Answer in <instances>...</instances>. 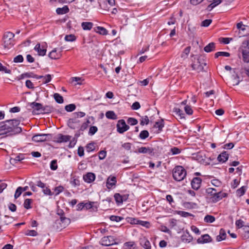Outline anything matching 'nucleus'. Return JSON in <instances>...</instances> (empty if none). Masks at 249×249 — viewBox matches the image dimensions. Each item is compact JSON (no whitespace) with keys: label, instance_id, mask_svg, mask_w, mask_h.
I'll use <instances>...</instances> for the list:
<instances>
[{"label":"nucleus","instance_id":"e433bc0d","mask_svg":"<svg viewBox=\"0 0 249 249\" xmlns=\"http://www.w3.org/2000/svg\"><path fill=\"white\" fill-rule=\"evenodd\" d=\"M246 189H247L246 186H243L241 187L240 188L238 189L236 191L237 195L239 196H243L245 194V193L246 191Z\"/></svg>","mask_w":249,"mask_h":249},{"label":"nucleus","instance_id":"473e14b6","mask_svg":"<svg viewBox=\"0 0 249 249\" xmlns=\"http://www.w3.org/2000/svg\"><path fill=\"white\" fill-rule=\"evenodd\" d=\"M191 50L190 46L186 47L181 54V57L184 60L187 58Z\"/></svg>","mask_w":249,"mask_h":249},{"label":"nucleus","instance_id":"0eeeda50","mask_svg":"<svg viewBox=\"0 0 249 249\" xmlns=\"http://www.w3.org/2000/svg\"><path fill=\"white\" fill-rule=\"evenodd\" d=\"M28 106L34 109L33 111L34 114H39V111H45V110L42 104L35 102L28 103Z\"/></svg>","mask_w":249,"mask_h":249},{"label":"nucleus","instance_id":"bb28decb","mask_svg":"<svg viewBox=\"0 0 249 249\" xmlns=\"http://www.w3.org/2000/svg\"><path fill=\"white\" fill-rule=\"evenodd\" d=\"M93 23L91 22H83L81 27L84 30H90L93 26Z\"/></svg>","mask_w":249,"mask_h":249},{"label":"nucleus","instance_id":"72a5a7b5","mask_svg":"<svg viewBox=\"0 0 249 249\" xmlns=\"http://www.w3.org/2000/svg\"><path fill=\"white\" fill-rule=\"evenodd\" d=\"M173 111L176 113V115L179 117L180 119L185 118V114L180 108L175 107L174 108Z\"/></svg>","mask_w":249,"mask_h":249},{"label":"nucleus","instance_id":"5701e85b","mask_svg":"<svg viewBox=\"0 0 249 249\" xmlns=\"http://www.w3.org/2000/svg\"><path fill=\"white\" fill-rule=\"evenodd\" d=\"M138 151L139 153L151 154L153 152V149L150 147H141L138 149Z\"/></svg>","mask_w":249,"mask_h":249},{"label":"nucleus","instance_id":"3c124183","mask_svg":"<svg viewBox=\"0 0 249 249\" xmlns=\"http://www.w3.org/2000/svg\"><path fill=\"white\" fill-rule=\"evenodd\" d=\"M212 20L210 19H205L203 20L201 24V26L208 27L212 23Z\"/></svg>","mask_w":249,"mask_h":249},{"label":"nucleus","instance_id":"b1692460","mask_svg":"<svg viewBox=\"0 0 249 249\" xmlns=\"http://www.w3.org/2000/svg\"><path fill=\"white\" fill-rule=\"evenodd\" d=\"M181 239L182 241L185 243H189L193 240V237L188 232H186L182 235Z\"/></svg>","mask_w":249,"mask_h":249},{"label":"nucleus","instance_id":"f3484780","mask_svg":"<svg viewBox=\"0 0 249 249\" xmlns=\"http://www.w3.org/2000/svg\"><path fill=\"white\" fill-rule=\"evenodd\" d=\"M95 178V174L92 173H88L83 176L84 180L88 183H90L92 182L94 180Z\"/></svg>","mask_w":249,"mask_h":249},{"label":"nucleus","instance_id":"20e7f679","mask_svg":"<svg viewBox=\"0 0 249 249\" xmlns=\"http://www.w3.org/2000/svg\"><path fill=\"white\" fill-rule=\"evenodd\" d=\"M242 53L243 59L245 62H249V42L244 41L240 48Z\"/></svg>","mask_w":249,"mask_h":249},{"label":"nucleus","instance_id":"f257e3e1","mask_svg":"<svg viewBox=\"0 0 249 249\" xmlns=\"http://www.w3.org/2000/svg\"><path fill=\"white\" fill-rule=\"evenodd\" d=\"M20 121L13 119L0 123V135H13L21 132V128L18 126Z\"/></svg>","mask_w":249,"mask_h":249},{"label":"nucleus","instance_id":"9b49d317","mask_svg":"<svg viewBox=\"0 0 249 249\" xmlns=\"http://www.w3.org/2000/svg\"><path fill=\"white\" fill-rule=\"evenodd\" d=\"M71 137L69 135H63L61 134H59L54 138L53 141L58 143L67 142L70 140Z\"/></svg>","mask_w":249,"mask_h":249},{"label":"nucleus","instance_id":"69168bd1","mask_svg":"<svg viewBox=\"0 0 249 249\" xmlns=\"http://www.w3.org/2000/svg\"><path fill=\"white\" fill-rule=\"evenodd\" d=\"M211 182L212 184L215 187H219L221 185V182L216 179L212 180Z\"/></svg>","mask_w":249,"mask_h":249},{"label":"nucleus","instance_id":"ddd939ff","mask_svg":"<svg viewBox=\"0 0 249 249\" xmlns=\"http://www.w3.org/2000/svg\"><path fill=\"white\" fill-rule=\"evenodd\" d=\"M117 178L114 176H110L107 180L106 186L108 189H111L116 185Z\"/></svg>","mask_w":249,"mask_h":249},{"label":"nucleus","instance_id":"423d86ee","mask_svg":"<svg viewBox=\"0 0 249 249\" xmlns=\"http://www.w3.org/2000/svg\"><path fill=\"white\" fill-rule=\"evenodd\" d=\"M52 136L50 134H41L34 135L32 137V140L36 142H42L51 140Z\"/></svg>","mask_w":249,"mask_h":249},{"label":"nucleus","instance_id":"f03ea898","mask_svg":"<svg viewBox=\"0 0 249 249\" xmlns=\"http://www.w3.org/2000/svg\"><path fill=\"white\" fill-rule=\"evenodd\" d=\"M206 192L212 202L215 203L223 198L227 196V194L221 191L217 192L216 189L212 188H208L206 190Z\"/></svg>","mask_w":249,"mask_h":249},{"label":"nucleus","instance_id":"c03bdc74","mask_svg":"<svg viewBox=\"0 0 249 249\" xmlns=\"http://www.w3.org/2000/svg\"><path fill=\"white\" fill-rule=\"evenodd\" d=\"M76 106L74 104H69L65 106V108L68 112H71L75 109Z\"/></svg>","mask_w":249,"mask_h":249},{"label":"nucleus","instance_id":"f704fd0d","mask_svg":"<svg viewBox=\"0 0 249 249\" xmlns=\"http://www.w3.org/2000/svg\"><path fill=\"white\" fill-rule=\"evenodd\" d=\"M53 97L55 101L59 104H62L64 102L63 97L61 95H60L59 93H54L53 95Z\"/></svg>","mask_w":249,"mask_h":249},{"label":"nucleus","instance_id":"864d4df0","mask_svg":"<svg viewBox=\"0 0 249 249\" xmlns=\"http://www.w3.org/2000/svg\"><path fill=\"white\" fill-rule=\"evenodd\" d=\"M54 192H55V196L58 195L60 193L62 192L64 190V187L62 186H59L56 187L54 189Z\"/></svg>","mask_w":249,"mask_h":249},{"label":"nucleus","instance_id":"052dcab7","mask_svg":"<svg viewBox=\"0 0 249 249\" xmlns=\"http://www.w3.org/2000/svg\"><path fill=\"white\" fill-rule=\"evenodd\" d=\"M95 149L94 144L93 143H89L87 146V149L88 152L93 151Z\"/></svg>","mask_w":249,"mask_h":249},{"label":"nucleus","instance_id":"680f3d73","mask_svg":"<svg viewBox=\"0 0 249 249\" xmlns=\"http://www.w3.org/2000/svg\"><path fill=\"white\" fill-rule=\"evenodd\" d=\"M107 155V152L105 150H102L99 153V158L100 160H104Z\"/></svg>","mask_w":249,"mask_h":249},{"label":"nucleus","instance_id":"6e6552de","mask_svg":"<svg viewBox=\"0 0 249 249\" xmlns=\"http://www.w3.org/2000/svg\"><path fill=\"white\" fill-rule=\"evenodd\" d=\"M117 131L122 134L129 129V126L127 125L124 120H120L117 124Z\"/></svg>","mask_w":249,"mask_h":249},{"label":"nucleus","instance_id":"5fc2aeb1","mask_svg":"<svg viewBox=\"0 0 249 249\" xmlns=\"http://www.w3.org/2000/svg\"><path fill=\"white\" fill-rule=\"evenodd\" d=\"M233 79L231 80V83L233 86L237 85L239 83V77L236 75H233Z\"/></svg>","mask_w":249,"mask_h":249},{"label":"nucleus","instance_id":"2f4dec72","mask_svg":"<svg viewBox=\"0 0 249 249\" xmlns=\"http://www.w3.org/2000/svg\"><path fill=\"white\" fill-rule=\"evenodd\" d=\"M106 116L107 118L112 120H116L117 116L113 111H108L106 113Z\"/></svg>","mask_w":249,"mask_h":249},{"label":"nucleus","instance_id":"1a4fd4ad","mask_svg":"<svg viewBox=\"0 0 249 249\" xmlns=\"http://www.w3.org/2000/svg\"><path fill=\"white\" fill-rule=\"evenodd\" d=\"M101 244L104 246H109L114 244H117L115 241L114 238L112 236H105L102 238Z\"/></svg>","mask_w":249,"mask_h":249},{"label":"nucleus","instance_id":"dca6fc26","mask_svg":"<svg viewBox=\"0 0 249 249\" xmlns=\"http://www.w3.org/2000/svg\"><path fill=\"white\" fill-rule=\"evenodd\" d=\"M61 51L59 52H57V49L55 48L49 53V57L51 59H58L61 56Z\"/></svg>","mask_w":249,"mask_h":249},{"label":"nucleus","instance_id":"49530a36","mask_svg":"<svg viewBox=\"0 0 249 249\" xmlns=\"http://www.w3.org/2000/svg\"><path fill=\"white\" fill-rule=\"evenodd\" d=\"M57 160H53L50 163V168L52 170H56L57 169Z\"/></svg>","mask_w":249,"mask_h":249},{"label":"nucleus","instance_id":"58836bf2","mask_svg":"<svg viewBox=\"0 0 249 249\" xmlns=\"http://www.w3.org/2000/svg\"><path fill=\"white\" fill-rule=\"evenodd\" d=\"M220 56L229 57L230 56V53L228 52H218L215 53L214 54L215 58H218L219 56Z\"/></svg>","mask_w":249,"mask_h":249},{"label":"nucleus","instance_id":"6e6d98bb","mask_svg":"<svg viewBox=\"0 0 249 249\" xmlns=\"http://www.w3.org/2000/svg\"><path fill=\"white\" fill-rule=\"evenodd\" d=\"M123 219V217L118 216H116V215H111L110 217V219L111 221H116V222H119V221H121Z\"/></svg>","mask_w":249,"mask_h":249},{"label":"nucleus","instance_id":"4d7b16f0","mask_svg":"<svg viewBox=\"0 0 249 249\" xmlns=\"http://www.w3.org/2000/svg\"><path fill=\"white\" fill-rule=\"evenodd\" d=\"M244 222L241 219L237 220L235 222L236 226L238 228H241L242 227L243 228L245 226H244Z\"/></svg>","mask_w":249,"mask_h":249},{"label":"nucleus","instance_id":"79ce46f5","mask_svg":"<svg viewBox=\"0 0 249 249\" xmlns=\"http://www.w3.org/2000/svg\"><path fill=\"white\" fill-rule=\"evenodd\" d=\"M32 202V200L31 199H26L23 204L24 207L26 209H29L31 208V204Z\"/></svg>","mask_w":249,"mask_h":249},{"label":"nucleus","instance_id":"a19ab883","mask_svg":"<svg viewBox=\"0 0 249 249\" xmlns=\"http://www.w3.org/2000/svg\"><path fill=\"white\" fill-rule=\"evenodd\" d=\"M215 217L211 215H207L204 217V221L207 223H213L215 221Z\"/></svg>","mask_w":249,"mask_h":249},{"label":"nucleus","instance_id":"4468645a","mask_svg":"<svg viewBox=\"0 0 249 249\" xmlns=\"http://www.w3.org/2000/svg\"><path fill=\"white\" fill-rule=\"evenodd\" d=\"M212 241V238L207 234L202 235L197 239V242L198 244H204L211 242Z\"/></svg>","mask_w":249,"mask_h":249},{"label":"nucleus","instance_id":"393cba45","mask_svg":"<svg viewBox=\"0 0 249 249\" xmlns=\"http://www.w3.org/2000/svg\"><path fill=\"white\" fill-rule=\"evenodd\" d=\"M215 48V43L213 42H211L204 47V50L207 53H209L214 51Z\"/></svg>","mask_w":249,"mask_h":249},{"label":"nucleus","instance_id":"4be33fe9","mask_svg":"<svg viewBox=\"0 0 249 249\" xmlns=\"http://www.w3.org/2000/svg\"><path fill=\"white\" fill-rule=\"evenodd\" d=\"M94 30L97 33L102 35H107L108 34L107 30L103 27L97 26L94 28Z\"/></svg>","mask_w":249,"mask_h":249},{"label":"nucleus","instance_id":"774afa93","mask_svg":"<svg viewBox=\"0 0 249 249\" xmlns=\"http://www.w3.org/2000/svg\"><path fill=\"white\" fill-rule=\"evenodd\" d=\"M43 192L46 195L53 196V193L51 192V190L47 187H45L43 189Z\"/></svg>","mask_w":249,"mask_h":249},{"label":"nucleus","instance_id":"bf43d9fd","mask_svg":"<svg viewBox=\"0 0 249 249\" xmlns=\"http://www.w3.org/2000/svg\"><path fill=\"white\" fill-rule=\"evenodd\" d=\"M98 130V128L96 126H91L89 130V134L91 135H94Z\"/></svg>","mask_w":249,"mask_h":249},{"label":"nucleus","instance_id":"a211bd4d","mask_svg":"<svg viewBox=\"0 0 249 249\" xmlns=\"http://www.w3.org/2000/svg\"><path fill=\"white\" fill-rule=\"evenodd\" d=\"M58 214L60 215V221L63 224V225L61 227L65 228L70 224L71 220L70 218L64 216L63 213L61 214L60 213H58Z\"/></svg>","mask_w":249,"mask_h":249},{"label":"nucleus","instance_id":"a878e982","mask_svg":"<svg viewBox=\"0 0 249 249\" xmlns=\"http://www.w3.org/2000/svg\"><path fill=\"white\" fill-rule=\"evenodd\" d=\"M242 237L245 239L249 238V226H245L242 229Z\"/></svg>","mask_w":249,"mask_h":249},{"label":"nucleus","instance_id":"c9c22d12","mask_svg":"<svg viewBox=\"0 0 249 249\" xmlns=\"http://www.w3.org/2000/svg\"><path fill=\"white\" fill-rule=\"evenodd\" d=\"M141 244L145 249H150L151 246L150 242L146 239H143L141 241Z\"/></svg>","mask_w":249,"mask_h":249},{"label":"nucleus","instance_id":"f8f14e48","mask_svg":"<svg viewBox=\"0 0 249 249\" xmlns=\"http://www.w3.org/2000/svg\"><path fill=\"white\" fill-rule=\"evenodd\" d=\"M34 50L37 52L40 56H44L46 53V48L45 45H42L41 47L39 43L37 44L34 48Z\"/></svg>","mask_w":249,"mask_h":249},{"label":"nucleus","instance_id":"c756f323","mask_svg":"<svg viewBox=\"0 0 249 249\" xmlns=\"http://www.w3.org/2000/svg\"><path fill=\"white\" fill-rule=\"evenodd\" d=\"M247 26L243 24L242 22H240L236 24V27L239 30V33H242V32L244 33L246 30Z\"/></svg>","mask_w":249,"mask_h":249},{"label":"nucleus","instance_id":"0e129e2a","mask_svg":"<svg viewBox=\"0 0 249 249\" xmlns=\"http://www.w3.org/2000/svg\"><path fill=\"white\" fill-rule=\"evenodd\" d=\"M178 214L180 215L181 216L184 217H189V216L192 215V214H191L188 212H184V211H178Z\"/></svg>","mask_w":249,"mask_h":249},{"label":"nucleus","instance_id":"cd10ccee","mask_svg":"<svg viewBox=\"0 0 249 249\" xmlns=\"http://www.w3.org/2000/svg\"><path fill=\"white\" fill-rule=\"evenodd\" d=\"M69 11V9L67 6H64L62 8H58L56 12L58 15H63L67 13Z\"/></svg>","mask_w":249,"mask_h":249},{"label":"nucleus","instance_id":"6ab92c4d","mask_svg":"<svg viewBox=\"0 0 249 249\" xmlns=\"http://www.w3.org/2000/svg\"><path fill=\"white\" fill-rule=\"evenodd\" d=\"M229 158V154L226 151L222 152L217 157V160L219 162H225Z\"/></svg>","mask_w":249,"mask_h":249},{"label":"nucleus","instance_id":"13d9d810","mask_svg":"<svg viewBox=\"0 0 249 249\" xmlns=\"http://www.w3.org/2000/svg\"><path fill=\"white\" fill-rule=\"evenodd\" d=\"M23 61V57L21 55H18L14 59V62L15 63L22 62Z\"/></svg>","mask_w":249,"mask_h":249},{"label":"nucleus","instance_id":"a18cd8bd","mask_svg":"<svg viewBox=\"0 0 249 249\" xmlns=\"http://www.w3.org/2000/svg\"><path fill=\"white\" fill-rule=\"evenodd\" d=\"M149 136V132L147 130H142L139 135V137L141 139H145Z\"/></svg>","mask_w":249,"mask_h":249},{"label":"nucleus","instance_id":"09e8293b","mask_svg":"<svg viewBox=\"0 0 249 249\" xmlns=\"http://www.w3.org/2000/svg\"><path fill=\"white\" fill-rule=\"evenodd\" d=\"M184 110L186 113L189 115L193 114V110L190 106L186 105L185 106Z\"/></svg>","mask_w":249,"mask_h":249},{"label":"nucleus","instance_id":"9d476101","mask_svg":"<svg viewBox=\"0 0 249 249\" xmlns=\"http://www.w3.org/2000/svg\"><path fill=\"white\" fill-rule=\"evenodd\" d=\"M206 65V63L201 62V59L198 58L197 64H192V68L193 70H196L199 72L204 71V66Z\"/></svg>","mask_w":249,"mask_h":249},{"label":"nucleus","instance_id":"7ed1b4c3","mask_svg":"<svg viewBox=\"0 0 249 249\" xmlns=\"http://www.w3.org/2000/svg\"><path fill=\"white\" fill-rule=\"evenodd\" d=\"M186 176V171L181 166H177L173 171V177L178 181L182 180Z\"/></svg>","mask_w":249,"mask_h":249},{"label":"nucleus","instance_id":"8fccbe9b","mask_svg":"<svg viewBox=\"0 0 249 249\" xmlns=\"http://www.w3.org/2000/svg\"><path fill=\"white\" fill-rule=\"evenodd\" d=\"M138 222V224H140L143 227H145L147 228H149L150 226V224L149 222L144 221L142 220H140Z\"/></svg>","mask_w":249,"mask_h":249},{"label":"nucleus","instance_id":"ea45409f","mask_svg":"<svg viewBox=\"0 0 249 249\" xmlns=\"http://www.w3.org/2000/svg\"><path fill=\"white\" fill-rule=\"evenodd\" d=\"M76 36L72 34L66 35L65 37V40L66 41H68V42L74 41L76 40Z\"/></svg>","mask_w":249,"mask_h":249},{"label":"nucleus","instance_id":"338daca9","mask_svg":"<svg viewBox=\"0 0 249 249\" xmlns=\"http://www.w3.org/2000/svg\"><path fill=\"white\" fill-rule=\"evenodd\" d=\"M43 79V82L44 83H48L49 82L51 81L52 79V76L50 74H47L46 75L44 76Z\"/></svg>","mask_w":249,"mask_h":249},{"label":"nucleus","instance_id":"de8ad7c7","mask_svg":"<svg viewBox=\"0 0 249 249\" xmlns=\"http://www.w3.org/2000/svg\"><path fill=\"white\" fill-rule=\"evenodd\" d=\"M149 120L147 116L142 117L141 120L140 124L142 125L144 124H147L149 123Z\"/></svg>","mask_w":249,"mask_h":249},{"label":"nucleus","instance_id":"37998d69","mask_svg":"<svg viewBox=\"0 0 249 249\" xmlns=\"http://www.w3.org/2000/svg\"><path fill=\"white\" fill-rule=\"evenodd\" d=\"M114 198L118 204H122V196L119 193H116L114 195Z\"/></svg>","mask_w":249,"mask_h":249},{"label":"nucleus","instance_id":"e2e57ef3","mask_svg":"<svg viewBox=\"0 0 249 249\" xmlns=\"http://www.w3.org/2000/svg\"><path fill=\"white\" fill-rule=\"evenodd\" d=\"M21 189H21V187H18L17 189V190L16 191V192H15V196H14L15 198L16 199H17L18 197L20 196V195L21 194V193L22 192L21 191Z\"/></svg>","mask_w":249,"mask_h":249},{"label":"nucleus","instance_id":"412c9836","mask_svg":"<svg viewBox=\"0 0 249 249\" xmlns=\"http://www.w3.org/2000/svg\"><path fill=\"white\" fill-rule=\"evenodd\" d=\"M226 238V233L223 229H221L219 231V234L216 236V240L219 242L225 240Z\"/></svg>","mask_w":249,"mask_h":249},{"label":"nucleus","instance_id":"2eb2a0df","mask_svg":"<svg viewBox=\"0 0 249 249\" xmlns=\"http://www.w3.org/2000/svg\"><path fill=\"white\" fill-rule=\"evenodd\" d=\"M201 179L198 177H196L193 179L191 181V185L192 188L195 190H198L201 185Z\"/></svg>","mask_w":249,"mask_h":249},{"label":"nucleus","instance_id":"603ef678","mask_svg":"<svg viewBox=\"0 0 249 249\" xmlns=\"http://www.w3.org/2000/svg\"><path fill=\"white\" fill-rule=\"evenodd\" d=\"M127 122L128 124L132 125H136L138 124V121L133 118H129Z\"/></svg>","mask_w":249,"mask_h":249},{"label":"nucleus","instance_id":"aec40b11","mask_svg":"<svg viewBox=\"0 0 249 249\" xmlns=\"http://www.w3.org/2000/svg\"><path fill=\"white\" fill-rule=\"evenodd\" d=\"M208 1L211 3L207 8L209 11L212 10L213 8L219 4L222 1L221 0H208Z\"/></svg>","mask_w":249,"mask_h":249},{"label":"nucleus","instance_id":"39448f33","mask_svg":"<svg viewBox=\"0 0 249 249\" xmlns=\"http://www.w3.org/2000/svg\"><path fill=\"white\" fill-rule=\"evenodd\" d=\"M15 35L10 32L5 33L3 36V43L5 48H9L14 45L13 38Z\"/></svg>","mask_w":249,"mask_h":249},{"label":"nucleus","instance_id":"4c0bfd02","mask_svg":"<svg viewBox=\"0 0 249 249\" xmlns=\"http://www.w3.org/2000/svg\"><path fill=\"white\" fill-rule=\"evenodd\" d=\"M163 126L164 124L163 120L156 122L155 124L154 125V127L158 128L159 131H161Z\"/></svg>","mask_w":249,"mask_h":249},{"label":"nucleus","instance_id":"7c9ffc66","mask_svg":"<svg viewBox=\"0 0 249 249\" xmlns=\"http://www.w3.org/2000/svg\"><path fill=\"white\" fill-rule=\"evenodd\" d=\"M24 159L23 156L22 155H18L15 157V158H11L10 160V162L11 164H15L17 162L21 161Z\"/></svg>","mask_w":249,"mask_h":249},{"label":"nucleus","instance_id":"c85d7f7f","mask_svg":"<svg viewBox=\"0 0 249 249\" xmlns=\"http://www.w3.org/2000/svg\"><path fill=\"white\" fill-rule=\"evenodd\" d=\"M107 1L108 5H109V7H108L107 6H104V4H102L100 2H99L100 6L101 8H103V9L108 11L110 7L113 6L115 5V0H107Z\"/></svg>","mask_w":249,"mask_h":249}]
</instances>
